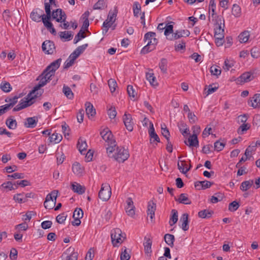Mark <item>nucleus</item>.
Instances as JSON below:
<instances>
[{
  "instance_id": "obj_53",
  "label": "nucleus",
  "mask_w": 260,
  "mask_h": 260,
  "mask_svg": "<svg viewBox=\"0 0 260 260\" xmlns=\"http://www.w3.org/2000/svg\"><path fill=\"white\" fill-rule=\"evenodd\" d=\"M86 37L84 34V31L81 29L79 32L75 36L74 39V43L76 44L80 41L82 39H84Z\"/></svg>"
},
{
  "instance_id": "obj_11",
  "label": "nucleus",
  "mask_w": 260,
  "mask_h": 260,
  "mask_svg": "<svg viewBox=\"0 0 260 260\" xmlns=\"http://www.w3.org/2000/svg\"><path fill=\"white\" fill-rule=\"evenodd\" d=\"M173 25H167L164 23H159L157 27V30L159 31L160 33L162 32L164 30H165L164 35L166 36V38L168 40L169 36L173 33Z\"/></svg>"
},
{
  "instance_id": "obj_14",
  "label": "nucleus",
  "mask_w": 260,
  "mask_h": 260,
  "mask_svg": "<svg viewBox=\"0 0 260 260\" xmlns=\"http://www.w3.org/2000/svg\"><path fill=\"white\" fill-rule=\"evenodd\" d=\"M61 58H59L52 62H51L47 67L46 68V71H49V74L52 75H55V71L59 68L61 62Z\"/></svg>"
},
{
  "instance_id": "obj_40",
  "label": "nucleus",
  "mask_w": 260,
  "mask_h": 260,
  "mask_svg": "<svg viewBox=\"0 0 260 260\" xmlns=\"http://www.w3.org/2000/svg\"><path fill=\"white\" fill-rule=\"evenodd\" d=\"M88 44H85L83 45L78 47L76 50L72 53L73 55H75L77 58L82 53L87 47Z\"/></svg>"
},
{
  "instance_id": "obj_33",
  "label": "nucleus",
  "mask_w": 260,
  "mask_h": 260,
  "mask_svg": "<svg viewBox=\"0 0 260 260\" xmlns=\"http://www.w3.org/2000/svg\"><path fill=\"white\" fill-rule=\"evenodd\" d=\"M62 138V136L60 134L55 132L49 137V140L51 143H58L61 141Z\"/></svg>"
},
{
  "instance_id": "obj_15",
  "label": "nucleus",
  "mask_w": 260,
  "mask_h": 260,
  "mask_svg": "<svg viewBox=\"0 0 260 260\" xmlns=\"http://www.w3.org/2000/svg\"><path fill=\"white\" fill-rule=\"evenodd\" d=\"M126 206L125 211L128 215L133 216L135 214V207L134 205V202L131 198H128L126 201Z\"/></svg>"
},
{
  "instance_id": "obj_31",
  "label": "nucleus",
  "mask_w": 260,
  "mask_h": 260,
  "mask_svg": "<svg viewBox=\"0 0 260 260\" xmlns=\"http://www.w3.org/2000/svg\"><path fill=\"white\" fill-rule=\"evenodd\" d=\"M76 59L77 57L75 55H73V54L71 53L64 63V68L66 69L69 68L74 64Z\"/></svg>"
},
{
  "instance_id": "obj_55",
  "label": "nucleus",
  "mask_w": 260,
  "mask_h": 260,
  "mask_svg": "<svg viewBox=\"0 0 260 260\" xmlns=\"http://www.w3.org/2000/svg\"><path fill=\"white\" fill-rule=\"evenodd\" d=\"M131 257L127 251V249L125 247H123L121 249V253L120 254L121 260H129Z\"/></svg>"
},
{
  "instance_id": "obj_12",
  "label": "nucleus",
  "mask_w": 260,
  "mask_h": 260,
  "mask_svg": "<svg viewBox=\"0 0 260 260\" xmlns=\"http://www.w3.org/2000/svg\"><path fill=\"white\" fill-rule=\"evenodd\" d=\"M43 51L46 54H52L55 50L54 43L49 40L44 41L42 46Z\"/></svg>"
},
{
  "instance_id": "obj_4",
  "label": "nucleus",
  "mask_w": 260,
  "mask_h": 260,
  "mask_svg": "<svg viewBox=\"0 0 260 260\" xmlns=\"http://www.w3.org/2000/svg\"><path fill=\"white\" fill-rule=\"evenodd\" d=\"M49 71H46L45 69L43 73L37 78V80H39V82L38 85L34 87L33 90L36 92H38L39 89L42 87L45 86L48 82L52 79V77L54 76V75L49 74Z\"/></svg>"
},
{
  "instance_id": "obj_25",
  "label": "nucleus",
  "mask_w": 260,
  "mask_h": 260,
  "mask_svg": "<svg viewBox=\"0 0 260 260\" xmlns=\"http://www.w3.org/2000/svg\"><path fill=\"white\" fill-rule=\"evenodd\" d=\"M72 171L76 175L81 176L83 173L84 170L79 162H76L73 164L72 166Z\"/></svg>"
},
{
  "instance_id": "obj_26",
  "label": "nucleus",
  "mask_w": 260,
  "mask_h": 260,
  "mask_svg": "<svg viewBox=\"0 0 260 260\" xmlns=\"http://www.w3.org/2000/svg\"><path fill=\"white\" fill-rule=\"evenodd\" d=\"M85 111L86 114L89 117L90 116H93L95 115L96 112L95 110L94 109L93 105L89 102H86L85 104Z\"/></svg>"
},
{
  "instance_id": "obj_36",
  "label": "nucleus",
  "mask_w": 260,
  "mask_h": 260,
  "mask_svg": "<svg viewBox=\"0 0 260 260\" xmlns=\"http://www.w3.org/2000/svg\"><path fill=\"white\" fill-rule=\"evenodd\" d=\"M253 184V180H249L243 181L240 186V189L243 191H246L249 189Z\"/></svg>"
},
{
  "instance_id": "obj_41",
  "label": "nucleus",
  "mask_w": 260,
  "mask_h": 260,
  "mask_svg": "<svg viewBox=\"0 0 260 260\" xmlns=\"http://www.w3.org/2000/svg\"><path fill=\"white\" fill-rule=\"evenodd\" d=\"M6 124L10 129H15L17 125L16 120L12 119L11 117L8 118L6 120Z\"/></svg>"
},
{
  "instance_id": "obj_47",
  "label": "nucleus",
  "mask_w": 260,
  "mask_h": 260,
  "mask_svg": "<svg viewBox=\"0 0 260 260\" xmlns=\"http://www.w3.org/2000/svg\"><path fill=\"white\" fill-rule=\"evenodd\" d=\"M62 91L65 94V95L69 99H73L74 98V93H73L71 89L67 86L64 85L63 87Z\"/></svg>"
},
{
  "instance_id": "obj_30",
  "label": "nucleus",
  "mask_w": 260,
  "mask_h": 260,
  "mask_svg": "<svg viewBox=\"0 0 260 260\" xmlns=\"http://www.w3.org/2000/svg\"><path fill=\"white\" fill-rule=\"evenodd\" d=\"M146 77L147 80L149 81L152 86H157L158 83L153 73H147L146 74Z\"/></svg>"
},
{
  "instance_id": "obj_23",
  "label": "nucleus",
  "mask_w": 260,
  "mask_h": 260,
  "mask_svg": "<svg viewBox=\"0 0 260 260\" xmlns=\"http://www.w3.org/2000/svg\"><path fill=\"white\" fill-rule=\"evenodd\" d=\"M188 142L189 147H198L199 146L197 134H193L191 136H190L188 139Z\"/></svg>"
},
{
  "instance_id": "obj_64",
  "label": "nucleus",
  "mask_w": 260,
  "mask_h": 260,
  "mask_svg": "<svg viewBox=\"0 0 260 260\" xmlns=\"http://www.w3.org/2000/svg\"><path fill=\"white\" fill-rule=\"evenodd\" d=\"M251 56L254 58H257L260 56L259 49L256 47H253L250 51Z\"/></svg>"
},
{
  "instance_id": "obj_50",
  "label": "nucleus",
  "mask_w": 260,
  "mask_h": 260,
  "mask_svg": "<svg viewBox=\"0 0 260 260\" xmlns=\"http://www.w3.org/2000/svg\"><path fill=\"white\" fill-rule=\"evenodd\" d=\"M13 199L19 203H23L26 202V198L24 197V193H18L13 197Z\"/></svg>"
},
{
  "instance_id": "obj_6",
  "label": "nucleus",
  "mask_w": 260,
  "mask_h": 260,
  "mask_svg": "<svg viewBox=\"0 0 260 260\" xmlns=\"http://www.w3.org/2000/svg\"><path fill=\"white\" fill-rule=\"evenodd\" d=\"M42 93H36L33 90L30 91L25 98L21 99L18 104L20 106H24L25 108L31 106L35 102V99L40 96Z\"/></svg>"
},
{
  "instance_id": "obj_21",
  "label": "nucleus",
  "mask_w": 260,
  "mask_h": 260,
  "mask_svg": "<svg viewBox=\"0 0 260 260\" xmlns=\"http://www.w3.org/2000/svg\"><path fill=\"white\" fill-rule=\"evenodd\" d=\"M66 15L65 12L61 9H57L51 12V18L55 19L57 22V19H59V17H63Z\"/></svg>"
},
{
  "instance_id": "obj_61",
  "label": "nucleus",
  "mask_w": 260,
  "mask_h": 260,
  "mask_svg": "<svg viewBox=\"0 0 260 260\" xmlns=\"http://www.w3.org/2000/svg\"><path fill=\"white\" fill-rule=\"evenodd\" d=\"M235 62L233 60L226 59L224 62L223 68L224 70L228 71L230 68L234 66Z\"/></svg>"
},
{
  "instance_id": "obj_22",
  "label": "nucleus",
  "mask_w": 260,
  "mask_h": 260,
  "mask_svg": "<svg viewBox=\"0 0 260 260\" xmlns=\"http://www.w3.org/2000/svg\"><path fill=\"white\" fill-rule=\"evenodd\" d=\"M177 166L180 171L183 174H185L189 171L191 167V166L190 165L189 167L187 168L185 161L182 160H180L178 162Z\"/></svg>"
},
{
  "instance_id": "obj_17",
  "label": "nucleus",
  "mask_w": 260,
  "mask_h": 260,
  "mask_svg": "<svg viewBox=\"0 0 260 260\" xmlns=\"http://www.w3.org/2000/svg\"><path fill=\"white\" fill-rule=\"evenodd\" d=\"M38 122V118L36 116L28 117L25 119L24 126L27 128H34L36 126Z\"/></svg>"
},
{
  "instance_id": "obj_24",
  "label": "nucleus",
  "mask_w": 260,
  "mask_h": 260,
  "mask_svg": "<svg viewBox=\"0 0 260 260\" xmlns=\"http://www.w3.org/2000/svg\"><path fill=\"white\" fill-rule=\"evenodd\" d=\"M149 134L150 137V143H152L151 140L152 139H154V141H156L157 142H160V139L155 132L154 128L153 127V125L152 123L150 124V128L149 129Z\"/></svg>"
},
{
  "instance_id": "obj_1",
  "label": "nucleus",
  "mask_w": 260,
  "mask_h": 260,
  "mask_svg": "<svg viewBox=\"0 0 260 260\" xmlns=\"http://www.w3.org/2000/svg\"><path fill=\"white\" fill-rule=\"evenodd\" d=\"M100 135L103 140L107 143V153L108 156H110L115 150V147L116 146V142L113 139V135L108 128L104 129L100 133Z\"/></svg>"
},
{
  "instance_id": "obj_7",
  "label": "nucleus",
  "mask_w": 260,
  "mask_h": 260,
  "mask_svg": "<svg viewBox=\"0 0 260 260\" xmlns=\"http://www.w3.org/2000/svg\"><path fill=\"white\" fill-rule=\"evenodd\" d=\"M58 191L54 190L48 194L44 203L46 209H51L56 203Z\"/></svg>"
},
{
  "instance_id": "obj_20",
  "label": "nucleus",
  "mask_w": 260,
  "mask_h": 260,
  "mask_svg": "<svg viewBox=\"0 0 260 260\" xmlns=\"http://www.w3.org/2000/svg\"><path fill=\"white\" fill-rule=\"evenodd\" d=\"M180 222L181 223V228L183 231H186L189 229L188 214H183L180 218Z\"/></svg>"
},
{
  "instance_id": "obj_8",
  "label": "nucleus",
  "mask_w": 260,
  "mask_h": 260,
  "mask_svg": "<svg viewBox=\"0 0 260 260\" xmlns=\"http://www.w3.org/2000/svg\"><path fill=\"white\" fill-rule=\"evenodd\" d=\"M111 196V189L108 184H103L99 192V198L103 201H108Z\"/></svg>"
},
{
  "instance_id": "obj_51",
  "label": "nucleus",
  "mask_w": 260,
  "mask_h": 260,
  "mask_svg": "<svg viewBox=\"0 0 260 260\" xmlns=\"http://www.w3.org/2000/svg\"><path fill=\"white\" fill-rule=\"evenodd\" d=\"M0 88L4 92H9L12 89L10 84L9 82L6 81L2 82L1 83L0 85Z\"/></svg>"
},
{
  "instance_id": "obj_56",
  "label": "nucleus",
  "mask_w": 260,
  "mask_h": 260,
  "mask_svg": "<svg viewBox=\"0 0 260 260\" xmlns=\"http://www.w3.org/2000/svg\"><path fill=\"white\" fill-rule=\"evenodd\" d=\"M232 13L235 17H239L241 15V8L237 4H234L232 9Z\"/></svg>"
},
{
  "instance_id": "obj_38",
  "label": "nucleus",
  "mask_w": 260,
  "mask_h": 260,
  "mask_svg": "<svg viewBox=\"0 0 260 260\" xmlns=\"http://www.w3.org/2000/svg\"><path fill=\"white\" fill-rule=\"evenodd\" d=\"M1 187L8 190H12L17 188L15 182L13 183L11 181H8L3 183Z\"/></svg>"
},
{
  "instance_id": "obj_16",
  "label": "nucleus",
  "mask_w": 260,
  "mask_h": 260,
  "mask_svg": "<svg viewBox=\"0 0 260 260\" xmlns=\"http://www.w3.org/2000/svg\"><path fill=\"white\" fill-rule=\"evenodd\" d=\"M123 122L126 129L132 132L133 130V122L132 121V116L129 114H124L123 117Z\"/></svg>"
},
{
  "instance_id": "obj_3",
  "label": "nucleus",
  "mask_w": 260,
  "mask_h": 260,
  "mask_svg": "<svg viewBox=\"0 0 260 260\" xmlns=\"http://www.w3.org/2000/svg\"><path fill=\"white\" fill-rule=\"evenodd\" d=\"M109 156L114 158L115 160L120 163L127 160L129 156V154L127 149H125L122 146H116L115 147V150Z\"/></svg>"
},
{
  "instance_id": "obj_62",
  "label": "nucleus",
  "mask_w": 260,
  "mask_h": 260,
  "mask_svg": "<svg viewBox=\"0 0 260 260\" xmlns=\"http://www.w3.org/2000/svg\"><path fill=\"white\" fill-rule=\"evenodd\" d=\"M239 204L236 201H234L231 203L229 205V210L231 212H235L239 207Z\"/></svg>"
},
{
  "instance_id": "obj_34",
  "label": "nucleus",
  "mask_w": 260,
  "mask_h": 260,
  "mask_svg": "<svg viewBox=\"0 0 260 260\" xmlns=\"http://www.w3.org/2000/svg\"><path fill=\"white\" fill-rule=\"evenodd\" d=\"M74 250V248L72 247H70L66 253V254L68 255L70 252H72V253L70 255H67V260H77L78 259V253L77 252H73Z\"/></svg>"
},
{
  "instance_id": "obj_32",
  "label": "nucleus",
  "mask_w": 260,
  "mask_h": 260,
  "mask_svg": "<svg viewBox=\"0 0 260 260\" xmlns=\"http://www.w3.org/2000/svg\"><path fill=\"white\" fill-rule=\"evenodd\" d=\"M20 98V96H14L12 98H7L5 100V102L7 103H9V104H5L7 107L9 109V110L12 108L18 101V99Z\"/></svg>"
},
{
  "instance_id": "obj_46",
  "label": "nucleus",
  "mask_w": 260,
  "mask_h": 260,
  "mask_svg": "<svg viewBox=\"0 0 260 260\" xmlns=\"http://www.w3.org/2000/svg\"><path fill=\"white\" fill-rule=\"evenodd\" d=\"M59 36L61 39H64L66 40H71L73 37V34L71 31H61L59 33Z\"/></svg>"
},
{
  "instance_id": "obj_2",
  "label": "nucleus",
  "mask_w": 260,
  "mask_h": 260,
  "mask_svg": "<svg viewBox=\"0 0 260 260\" xmlns=\"http://www.w3.org/2000/svg\"><path fill=\"white\" fill-rule=\"evenodd\" d=\"M155 36V33L152 31H149L145 34L144 40L145 43L147 42V44L141 50V53L142 54L148 53L155 48V46L158 42Z\"/></svg>"
},
{
  "instance_id": "obj_27",
  "label": "nucleus",
  "mask_w": 260,
  "mask_h": 260,
  "mask_svg": "<svg viewBox=\"0 0 260 260\" xmlns=\"http://www.w3.org/2000/svg\"><path fill=\"white\" fill-rule=\"evenodd\" d=\"M45 14H40L38 13L37 10H33L30 13L31 19L35 22H40L41 20L43 21V18Z\"/></svg>"
},
{
  "instance_id": "obj_60",
  "label": "nucleus",
  "mask_w": 260,
  "mask_h": 260,
  "mask_svg": "<svg viewBox=\"0 0 260 260\" xmlns=\"http://www.w3.org/2000/svg\"><path fill=\"white\" fill-rule=\"evenodd\" d=\"M108 85L112 93L114 92L117 86L116 81L113 79H110L108 80Z\"/></svg>"
},
{
  "instance_id": "obj_54",
  "label": "nucleus",
  "mask_w": 260,
  "mask_h": 260,
  "mask_svg": "<svg viewBox=\"0 0 260 260\" xmlns=\"http://www.w3.org/2000/svg\"><path fill=\"white\" fill-rule=\"evenodd\" d=\"M143 245L144 246V250L145 253H149L151 252L152 241L150 239H146Z\"/></svg>"
},
{
  "instance_id": "obj_48",
  "label": "nucleus",
  "mask_w": 260,
  "mask_h": 260,
  "mask_svg": "<svg viewBox=\"0 0 260 260\" xmlns=\"http://www.w3.org/2000/svg\"><path fill=\"white\" fill-rule=\"evenodd\" d=\"M179 130L183 136L184 137L186 135L189 134V128L187 126V125L181 122L179 126Z\"/></svg>"
},
{
  "instance_id": "obj_39",
  "label": "nucleus",
  "mask_w": 260,
  "mask_h": 260,
  "mask_svg": "<svg viewBox=\"0 0 260 260\" xmlns=\"http://www.w3.org/2000/svg\"><path fill=\"white\" fill-rule=\"evenodd\" d=\"M177 201L180 203L186 205H190L191 203V201L188 199L187 195L185 193H181Z\"/></svg>"
},
{
  "instance_id": "obj_35",
  "label": "nucleus",
  "mask_w": 260,
  "mask_h": 260,
  "mask_svg": "<svg viewBox=\"0 0 260 260\" xmlns=\"http://www.w3.org/2000/svg\"><path fill=\"white\" fill-rule=\"evenodd\" d=\"M164 239L166 243L171 247L174 246V242L175 241V237L173 235L166 234L164 236Z\"/></svg>"
},
{
  "instance_id": "obj_59",
  "label": "nucleus",
  "mask_w": 260,
  "mask_h": 260,
  "mask_svg": "<svg viewBox=\"0 0 260 260\" xmlns=\"http://www.w3.org/2000/svg\"><path fill=\"white\" fill-rule=\"evenodd\" d=\"M141 7L140 4L137 2H135L133 5V12L135 17H138L139 16V14L141 12Z\"/></svg>"
},
{
  "instance_id": "obj_29",
  "label": "nucleus",
  "mask_w": 260,
  "mask_h": 260,
  "mask_svg": "<svg viewBox=\"0 0 260 260\" xmlns=\"http://www.w3.org/2000/svg\"><path fill=\"white\" fill-rule=\"evenodd\" d=\"M72 189L75 192L78 193L79 194H83L85 191V187L77 183L72 184Z\"/></svg>"
},
{
  "instance_id": "obj_63",
  "label": "nucleus",
  "mask_w": 260,
  "mask_h": 260,
  "mask_svg": "<svg viewBox=\"0 0 260 260\" xmlns=\"http://www.w3.org/2000/svg\"><path fill=\"white\" fill-rule=\"evenodd\" d=\"M83 216V211L81 208H76L73 213V217L82 218Z\"/></svg>"
},
{
  "instance_id": "obj_10",
  "label": "nucleus",
  "mask_w": 260,
  "mask_h": 260,
  "mask_svg": "<svg viewBox=\"0 0 260 260\" xmlns=\"http://www.w3.org/2000/svg\"><path fill=\"white\" fill-rule=\"evenodd\" d=\"M190 31L187 29L177 30L171 34L168 37V40L173 41L179 39L182 37H187L190 35Z\"/></svg>"
},
{
  "instance_id": "obj_52",
  "label": "nucleus",
  "mask_w": 260,
  "mask_h": 260,
  "mask_svg": "<svg viewBox=\"0 0 260 260\" xmlns=\"http://www.w3.org/2000/svg\"><path fill=\"white\" fill-rule=\"evenodd\" d=\"M167 60L165 58H162L159 63V67L163 73H166L167 71Z\"/></svg>"
},
{
  "instance_id": "obj_28",
  "label": "nucleus",
  "mask_w": 260,
  "mask_h": 260,
  "mask_svg": "<svg viewBox=\"0 0 260 260\" xmlns=\"http://www.w3.org/2000/svg\"><path fill=\"white\" fill-rule=\"evenodd\" d=\"M250 106L253 108L260 107V94H255L250 101Z\"/></svg>"
},
{
  "instance_id": "obj_43",
  "label": "nucleus",
  "mask_w": 260,
  "mask_h": 260,
  "mask_svg": "<svg viewBox=\"0 0 260 260\" xmlns=\"http://www.w3.org/2000/svg\"><path fill=\"white\" fill-rule=\"evenodd\" d=\"M117 12L118 11L116 8H115L113 11H110L107 18L106 20L114 23L116 20Z\"/></svg>"
},
{
  "instance_id": "obj_37",
  "label": "nucleus",
  "mask_w": 260,
  "mask_h": 260,
  "mask_svg": "<svg viewBox=\"0 0 260 260\" xmlns=\"http://www.w3.org/2000/svg\"><path fill=\"white\" fill-rule=\"evenodd\" d=\"M67 17V15H64L63 18L59 17L60 18L57 19L58 22L62 23L60 24V27L65 29H69L70 26L69 22L66 21Z\"/></svg>"
},
{
  "instance_id": "obj_49",
  "label": "nucleus",
  "mask_w": 260,
  "mask_h": 260,
  "mask_svg": "<svg viewBox=\"0 0 260 260\" xmlns=\"http://www.w3.org/2000/svg\"><path fill=\"white\" fill-rule=\"evenodd\" d=\"M223 196L222 193L220 192H217L215 194L214 196H212L210 201L212 203H216L221 200H222Z\"/></svg>"
},
{
  "instance_id": "obj_57",
  "label": "nucleus",
  "mask_w": 260,
  "mask_h": 260,
  "mask_svg": "<svg viewBox=\"0 0 260 260\" xmlns=\"http://www.w3.org/2000/svg\"><path fill=\"white\" fill-rule=\"evenodd\" d=\"M219 67L217 66H213L211 67L210 71L212 75L218 76L220 75L221 71L219 69Z\"/></svg>"
},
{
  "instance_id": "obj_9",
  "label": "nucleus",
  "mask_w": 260,
  "mask_h": 260,
  "mask_svg": "<svg viewBox=\"0 0 260 260\" xmlns=\"http://www.w3.org/2000/svg\"><path fill=\"white\" fill-rule=\"evenodd\" d=\"M122 232L120 229L118 228L114 229L111 232V238L112 243L114 246H117V244L121 243L123 242L121 235Z\"/></svg>"
},
{
  "instance_id": "obj_13",
  "label": "nucleus",
  "mask_w": 260,
  "mask_h": 260,
  "mask_svg": "<svg viewBox=\"0 0 260 260\" xmlns=\"http://www.w3.org/2000/svg\"><path fill=\"white\" fill-rule=\"evenodd\" d=\"M252 75L253 73L251 72H245L235 80L236 82L238 84L242 85L245 82H249L253 79Z\"/></svg>"
},
{
  "instance_id": "obj_45",
  "label": "nucleus",
  "mask_w": 260,
  "mask_h": 260,
  "mask_svg": "<svg viewBox=\"0 0 260 260\" xmlns=\"http://www.w3.org/2000/svg\"><path fill=\"white\" fill-rule=\"evenodd\" d=\"M171 213L172 215L170 219L169 223L171 226H172L178 221V212L176 210L173 209L171 211Z\"/></svg>"
},
{
  "instance_id": "obj_19",
  "label": "nucleus",
  "mask_w": 260,
  "mask_h": 260,
  "mask_svg": "<svg viewBox=\"0 0 260 260\" xmlns=\"http://www.w3.org/2000/svg\"><path fill=\"white\" fill-rule=\"evenodd\" d=\"M156 207V204L153 201H150L148 203L147 215L150 217L151 220L154 217Z\"/></svg>"
},
{
  "instance_id": "obj_58",
  "label": "nucleus",
  "mask_w": 260,
  "mask_h": 260,
  "mask_svg": "<svg viewBox=\"0 0 260 260\" xmlns=\"http://www.w3.org/2000/svg\"><path fill=\"white\" fill-rule=\"evenodd\" d=\"M114 23L112 22L108 21L107 20H106L103 24V34L105 35L108 31L109 28L111 27Z\"/></svg>"
},
{
  "instance_id": "obj_42",
  "label": "nucleus",
  "mask_w": 260,
  "mask_h": 260,
  "mask_svg": "<svg viewBox=\"0 0 260 260\" xmlns=\"http://www.w3.org/2000/svg\"><path fill=\"white\" fill-rule=\"evenodd\" d=\"M250 36V34L248 31H244L241 32L238 38L239 39V41L241 43H246L248 41Z\"/></svg>"
},
{
  "instance_id": "obj_18",
  "label": "nucleus",
  "mask_w": 260,
  "mask_h": 260,
  "mask_svg": "<svg viewBox=\"0 0 260 260\" xmlns=\"http://www.w3.org/2000/svg\"><path fill=\"white\" fill-rule=\"evenodd\" d=\"M77 147L81 154H85L86 153L87 144L85 140L82 138L79 139Z\"/></svg>"
},
{
  "instance_id": "obj_5",
  "label": "nucleus",
  "mask_w": 260,
  "mask_h": 260,
  "mask_svg": "<svg viewBox=\"0 0 260 260\" xmlns=\"http://www.w3.org/2000/svg\"><path fill=\"white\" fill-rule=\"evenodd\" d=\"M45 12L46 14L43 18V23L52 34L55 35L56 34V30L53 27V24L50 22L51 8L49 4H45Z\"/></svg>"
},
{
  "instance_id": "obj_44",
  "label": "nucleus",
  "mask_w": 260,
  "mask_h": 260,
  "mask_svg": "<svg viewBox=\"0 0 260 260\" xmlns=\"http://www.w3.org/2000/svg\"><path fill=\"white\" fill-rule=\"evenodd\" d=\"M213 212L207 210H204L199 212L198 216L202 218H209L211 217Z\"/></svg>"
}]
</instances>
